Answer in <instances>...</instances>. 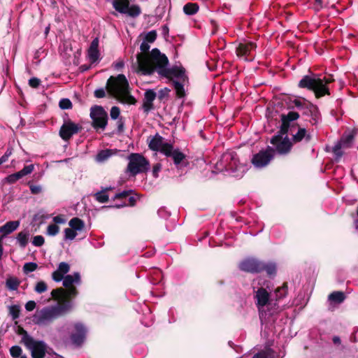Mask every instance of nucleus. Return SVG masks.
Returning <instances> with one entry per match:
<instances>
[{
	"mask_svg": "<svg viewBox=\"0 0 358 358\" xmlns=\"http://www.w3.org/2000/svg\"><path fill=\"white\" fill-rule=\"evenodd\" d=\"M71 304L67 303L64 306H60V303L55 306H45L41 310H36L32 317V320L36 324L47 325L52 322L58 317L65 314L66 311L69 310Z\"/></svg>",
	"mask_w": 358,
	"mask_h": 358,
	"instance_id": "obj_5",
	"label": "nucleus"
},
{
	"mask_svg": "<svg viewBox=\"0 0 358 358\" xmlns=\"http://www.w3.org/2000/svg\"><path fill=\"white\" fill-rule=\"evenodd\" d=\"M2 238H3V236H1L0 238V260L2 257V255L3 253V244H2Z\"/></svg>",
	"mask_w": 358,
	"mask_h": 358,
	"instance_id": "obj_58",
	"label": "nucleus"
},
{
	"mask_svg": "<svg viewBox=\"0 0 358 358\" xmlns=\"http://www.w3.org/2000/svg\"><path fill=\"white\" fill-rule=\"evenodd\" d=\"M45 242V238L42 235H35L32 240V244L36 247H41Z\"/></svg>",
	"mask_w": 358,
	"mask_h": 358,
	"instance_id": "obj_46",
	"label": "nucleus"
},
{
	"mask_svg": "<svg viewBox=\"0 0 358 358\" xmlns=\"http://www.w3.org/2000/svg\"><path fill=\"white\" fill-rule=\"evenodd\" d=\"M354 221H355V228H356L357 231H358V208L357 209V215L354 217Z\"/></svg>",
	"mask_w": 358,
	"mask_h": 358,
	"instance_id": "obj_59",
	"label": "nucleus"
},
{
	"mask_svg": "<svg viewBox=\"0 0 358 358\" xmlns=\"http://www.w3.org/2000/svg\"><path fill=\"white\" fill-rule=\"evenodd\" d=\"M49 30H50V27H46V28H45V34H48V32L49 31Z\"/></svg>",
	"mask_w": 358,
	"mask_h": 358,
	"instance_id": "obj_63",
	"label": "nucleus"
},
{
	"mask_svg": "<svg viewBox=\"0 0 358 358\" xmlns=\"http://www.w3.org/2000/svg\"><path fill=\"white\" fill-rule=\"evenodd\" d=\"M217 171H228L234 177H242L247 170V166L240 162L237 153L227 151L222 154L220 160L215 163Z\"/></svg>",
	"mask_w": 358,
	"mask_h": 358,
	"instance_id": "obj_4",
	"label": "nucleus"
},
{
	"mask_svg": "<svg viewBox=\"0 0 358 358\" xmlns=\"http://www.w3.org/2000/svg\"><path fill=\"white\" fill-rule=\"evenodd\" d=\"M20 224V221L19 220L8 221L5 224L0 227V233H3L4 235L10 234L12 231H15Z\"/></svg>",
	"mask_w": 358,
	"mask_h": 358,
	"instance_id": "obj_25",
	"label": "nucleus"
},
{
	"mask_svg": "<svg viewBox=\"0 0 358 358\" xmlns=\"http://www.w3.org/2000/svg\"><path fill=\"white\" fill-rule=\"evenodd\" d=\"M38 264L36 262H27L23 266V271L26 273H30V271H36L38 268Z\"/></svg>",
	"mask_w": 358,
	"mask_h": 358,
	"instance_id": "obj_40",
	"label": "nucleus"
},
{
	"mask_svg": "<svg viewBox=\"0 0 358 358\" xmlns=\"http://www.w3.org/2000/svg\"><path fill=\"white\" fill-rule=\"evenodd\" d=\"M354 134L352 132L345 133L340 141L333 148V152L336 157H341L343 155V148H349L351 145Z\"/></svg>",
	"mask_w": 358,
	"mask_h": 358,
	"instance_id": "obj_17",
	"label": "nucleus"
},
{
	"mask_svg": "<svg viewBox=\"0 0 358 358\" xmlns=\"http://www.w3.org/2000/svg\"><path fill=\"white\" fill-rule=\"evenodd\" d=\"M90 116L93 120V127L95 128L106 127L108 123V113L101 106H94L90 109Z\"/></svg>",
	"mask_w": 358,
	"mask_h": 358,
	"instance_id": "obj_11",
	"label": "nucleus"
},
{
	"mask_svg": "<svg viewBox=\"0 0 358 358\" xmlns=\"http://www.w3.org/2000/svg\"><path fill=\"white\" fill-rule=\"evenodd\" d=\"M30 234L28 230L21 231L17 236V241L20 244L22 248H24L26 247L29 239Z\"/></svg>",
	"mask_w": 358,
	"mask_h": 358,
	"instance_id": "obj_28",
	"label": "nucleus"
},
{
	"mask_svg": "<svg viewBox=\"0 0 358 358\" xmlns=\"http://www.w3.org/2000/svg\"><path fill=\"white\" fill-rule=\"evenodd\" d=\"M123 128H124V122L120 119V120L118 121V129H119V131H122Z\"/></svg>",
	"mask_w": 358,
	"mask_h": 358,
	"instance_id": "obj_60",
	"label": "nucleus"
},
{
	"mask_svg": "<svg viewBox=\"0 0 358 358\" xmlns=\"http://www.w3.org/2000/svg\"><path fill=\"white\" fill-rule=\"evenodd\" d=\"M59 105L62 109H71L73 107V103L69 99H62Z\"/></svg>",
	"mask_w": 358,
	"mask_h": 358,
	"instance_id": "obj_44",
	"label": "nucleus"
},
{
	"mask_svg": "<svg viewBox=\"0 0 358 358\" xmlns=\"http://www.w3.org/2000/svg\"><path fill=\"white\" fill-rule=\"evenodd\" d=\"M71 269L69 264L67 262H60L57 268L52 273V278L53 280L62 281L63 280V288H57L51 292V296L57 301L60 305L70 304L71 309L72 303L69 301L71 297L76 296L78 292L74 285H80L81 282L80 275L78 272H75L73 274H68Z\"/></svg>",
	"mask_w": 358,
	"mask_h": 358,
	"instance_id": "obj_2",
	"label": "nucleus"
},
{
	"mask_svg": "<svg viewBox=\"0 0 358 358\" xmlns=\"http://www.w3.org/2000/svg\"><path fill=\"white\" fill-rule=\"evenodd\" d=\"M22 343L30 351L32 358H43L45 356L47 346L45 342L36 340L27 332L22 335Z\"/></svg>",
	"mask_w": 358,
	"mask_h": 358,
	"instance_id": "obj_7",
	"label": "nucleus"
},
{
	"mask_svg": "<svg viewBox=\"0 0 358 358\" xmlns=\"http://www.w3.org/2000/svg\"><path fill=\"white\" fill-rule=\"evenodd\" d=\"M150 45L148 44V41H146L145 38L143 41L140 45V49L142 51L141 53H138L136 56V63L134 65V67L136 69V71L138 72L141 74H145L144 71H143L141 69V61L142 59H147L150 60L152 57V52L153 50L150 52V53H148V50H150Z\"/></svg>",
	"mask_w": 358,
	"mask_h": 358,
	"instance_id": "obj_16",
	"label": "nucleus"
},
{
	"mask_svg": "<svg viewBox=\"0 0 358 358\" xmlns=\"http://www.w3.org/2000/svg\"><path fill=\"white\" fill-rule=\"evenodd\" d=\"M48 285L43 280H40L38 282L35 286V291L38 293H43L45 291H47Z\"/></svg>",
	"mask_w": 358,
	"mask_h": 358,
	"instance_id": "obj_43",
	"label": "nucleus"
},
{
	"mask_svg": "<svg viewBox=\"0 0 358 358\" xmlns=\"http://www.w3.org/2000/svg\"><path fill=\"white\" fill-rule=\"evenodd\" d=\"M253 289L255 292L254 298L258 310L263 311L265 307L269 306L271 303L270 292L265 287L257 286L255 282L253 283Z\"/></svg>",
	"mask_w": 358,
	"mask_h": 358,
	"instance_id": "obj_9",
	"label": "nucleus"
},
{
	"mask_svg": "<svg viewBox=\"0 0 358 358\" xmlns=\"http://www.w3.org/2000/svg\"><path fill=\"white\" fill-rule=\"evenodd\" d=\"M262 271H266L268 275H273L276 271V266L275 264H263Z\"/></svg>",
	"mask_w": 358,
	"mask_h": 358,
	"instance_id": "obj_39",
	"label": "nucleus"
},
{
	"mask_svg": "<svg viewBox=\"0 0 358 358\" xmlns=\"http://www.w3.org/2000/svg\"><path fill=\"white\" fill-rule=\"evenodd\" d=\"M107 92L123 103H135L136 99L129 92V85L126 76L120 73L111 76L106 85Z\"/></svg>",
	"mask_w": 358,
	"mask_h": 358,
	"instance_id": "obj_3",
	"label": "nucleus"
},
{
	"mask_svg": "<svg viewBox=\"0 0 358 358\" xmlns=\"http://www.w3.org/2000/svg\"><path fill=\"white\" fill-rule=\"evenodd\" d=\"M134 203H135V199L134 198V196H129V199H128V202H127V201H124L123 203H122L121 204H117L116 205V207H123V206H126V205H134Z\"/></svg>",
	"mask_w": 358,
	"mask_h": 358,
	"instance_id": "obj_55",
	"label": "nucleus"
},
{
	"mask_svg": "<svg viewBox=\"0 0 358 358\" xmlns=\"http://www.w3.org/2000/svg\"><path fill=\"white\" fill-rule=\"evenodd\" d=\"M328 299L331 302L342 303L345 300V296L342 292H334L329 295Z\"/></svg>",
	"mask_w": 358,
	"mask_h": 358,
	"instance_id": "obj_32",
	"label": "nucleus"
},
{
	"mask_svg": "<svg viewBox=\"0 0 358 358\" xmlns=\"http://www.w3.org/2000/svg\"><path fill=\"white\" fill-rule=\"evenodd\" d=\"M334 81L331 76L329 77H320V76H304L299 83L300 87H308L313 90L315 94L316 97H321V96L329 94L328 84Z\"/></svg>",
	"mask_w": 358,
	"mask_h": 358,
	"instance_id": "obj_6",
	"label": "nucleus"
},
{
	"mask_svg": "<svg viewBox=\"0 0 358 358\" xmlns=\"http://www.w3.org/2000/svg\"><path fill=\"white\" fill-rule=\"evenodd\" d=\"M80 127L72 121H66L59 129V135L62 139L69 140L74 134L78 133Z\"/></svg>",
	"mask_w": 358,
	"mask_h": 358,
	"instance_id": "obj_19",
	"label": "nucleus"
},
{
	"mask_svg": "<svg viewBox=\"0 0 358 358\" xmlns=\"http://www.w3.org/2000/svg\"><path fill=\"white\" fill-rule=\"evenodd\" d=\"M129 194V191H122L120 193H117L115 195V199H127Z\"/></svg>",
	"mask_w": 358,
	"mask_h": 358,
	"instance_id": "obj_56",
	"label": "nucleus"
},
{
	"mask_svg": "<svg viewBox=\"0 0 358 358\" xmlns=\"http://www.w3.org/2000/svg\"><path fill=\"white\" fill-rule=\"evenodd\" d=\"M299 113H296V111H289L286 115H283L282 116V129H285L287 127L289 122L294 121V120H297L299 117Z\"/></svg>",
	"mask_w": 358,
	"mask_h": 358,
	"instance_id": "obj_27",
	"label": "nucleus"
},
{
	"mask_svg": "<svg viewBox=\"0 0 358 358\" xmlns=\"http://www.w3.org/2000/svg\"><path fill=\"white\" fill-rule=\"evenodd\" d=\"M76 236L77 232L71 227L64 229V238L66 239H74Z\"/></svg>",
	"mask_w": 358,
	"mask_h": 358,
	"instance_id": "obj_42",
	"label": "nucleus"
},
{
	"mask_svg": "<svg viewBox=\"0 0 358 358\" xmlns=\"http://www.w3.org/2000/svg\"><path fill=\"white\" fill-rule=\"evenodd\" d=\"M239 268L242 271L258 273V271H262L263 262H259L257 259L248 258L240 263Z\"/></svg>",
	"mask_w": 358,
	"mask_h": 358,
	"instance_id": "obj_18",
	"label": "nucleus"
},
{
	"mask_svg": "<svg viewBox=\"0 0 358 358\" xmlns=\"http://www.w3.org/2000/svg\"><path fill=\"white\" fill-rule=\"evenodd\" d=\"M53 221L55 222V224L57 225L59 223H65L66 219H65L62 215H58L57 216L53 217Z\"/></svg>",
	"mask_w": 358,
	"mask_h": 358,
	"instance_id": "obj_53",
	"label": "nucleus"
},
{
	"mask_svg": "<svg viewBox=\"0 0 358 358\" xmlns=\"http://www.w3.org/2000/svg\"><path fill=\"white\" fill-rule=\"evenodd\" d=\"M40 84H41L40 79L36 78V77H34V78H31L29 80V85L31 87H38Z\"/></svg>",
	"mask_w": 358,
	"mask_h": 358,
	"instance_id": "obj_49",
	"label": "nucleus"
},
{
	"mask_svg": "<svg viewBox=\"0 0 358 358\" xmlns=\"http://www.w3.org/2000/svg\"><path fill=\"white\" fill-rule=\"evenodd\" d=\"M9 313L13 319H17L20 315V306H11L9 307Z\"/></svg>",
	"mask_w": 358,
	"mask_h": 358,
	"instance_id": "obj_38",
	"label": "nucleus"
},
{
	"mask_svg": "<svg viewBox=\"0 0 358 358\" xmlns=\"http://www.w3.org/2000/svg\"><path fill=\"white\" fill-rule=\"evenodd\" d=\"M29 189L33 194H38L42 192V187L39 185H30Z\"/></svg>",
	"mask_w": 358,
	"mask_h": 358,
	"instance_id": "obj_48",
	"label": "nucleus"
},
{
	"mask_svg": "<svg viewBox=\"0 0 358 358\" xmlns=\"http://www.w3.org/2000/svg\"><path fill=\"white\" fill-rule=\"evenodd\" d=\"M271 143L275 147L276 151L280 154L287 153L290 151L292 143L289 137L283 135H275L272 137Z\"/></svg>",
	"mask_w": 358,
	"mask_h": 358,
	"instance_id": "obj_15",
	"label": "nucleus"
},
{
	"mask_svg": "<svg viewBox=\"0 0 358 358\" xmlns=\"http://www.w3.org/2000/svg\"><path fill=\"white\" fill-rule=\"evenodd\" d=\"M168 64V57L155 48L152 49L150 61L141 60V68L145 73H153L157 71L159 76L173 80L176 95L178 97H184L185 94L184 83L187 79L185 69L182 66H173L169 69Z\"/></svg>",
	"mask_w": 358,
	"mask_h": 358,
	"instance_id": "obj_1",
	"label": "nucleus"
},
{
	"mask_svg": "<svg viewBox=\"0 0 358 358\" xmlns=\"http://www.w3.org/2000/svg\"><path fill=\"white\" fill-rule=\"evenodd\" d=\"M36 303L35 301H33V300H30L29 301L27 302L25 304V308L28 311L33 310V309L36 308Z\"/></svg>",
	"mask_w": 358,
	"mask_h": 358,
	"instance_id": "obj_54",
	"label": "nucleus"
},
{
	"mask_svg": "<svg viewBox=\"0 0 358 358\" xmlns=\"http://www.w3.org/2000/svg\"><path fill=\"white\" fill-rule=\"evenodd\" d=\"M310 134L308 133L306 129H303V127H300L296 134L293 135V141L299 142L301 141V140L304 139L305 141H309L310 140Z\"/></svg>",
	"mask_w": 358,
	"mask_h": 358,
	"instance_id": "obj_26",
	"label": "nucleus"
},
{
	"mask_svg": "<svg viewBox=\"0 0 358 358\" xmlns=\"http://www.w3.org/2000/svg\"><path fill=\"white\" fill-rule=\"evenodd\" d=\"M124 66V63L123 61H120V62H117L115 64V68L116 69H121V68H122V66Z\"/></svg>",
	"mask_w": 358,
	"mask_h": 358,
	"instance_id": "obj_57",
	"label": "nucleus"
},
{
	"mask_svg": "<svg viewBox=\"0 0 358 358\" xmlns=\"http://www.w3.org/2000/svg\"><path fill=\"white\" fill-rule=\"evenodd\" d=\"M60 231V228L57 224H49L46 228V234L50 235V236H55L58 234V233Z\"/></svg>",
	"mask_w": 358,
	"mask_h": 358,
	"instance_id": "obj_36",
	"label": "nucleus"
},
{
	"mask_svg": "<svg viewBox=\"0 0 358 358\" xmlns=\"http://www.w3.org/2000/svg\"><path fill=\"white\" fill-rule=\"evenodd\" d=\"M162 165L160 164V163H157L156 164H155L152 167V175L154 176V177H158V173L160 171V170L162 169Z\"/></svg>",
	"mask_w": 358,
	"mask_h": 358,
	"instance_id": "obj_50",
	"label": "nucleus"
},
{
	"mask_svg": "<svg viewBox=\"0 0 358 358\" xmlns=\"http://www.w3.org/2000/svg\"><path fill=\"white\" fill-rule=\"evenodd\" d=\"M113 7L122 14H127L131 17H136L141 13V7L138 5H130L129 0H114Z\"/></svg>",
	"mask_w": 358,
	"mask_h": 358,
	"instance_id": "obj_10",
	"label": "nucleus"
},
{
	"mask_svg": "<svg viewBox=\"0 0 358 358\" xmlns=\"http://www.w3.org/2000/svg\"><path fill=\"white\" fill-rule=\"evenodd\" d=\"M169 153L168 156H171L173 158V162L176 166L180 165L183 159L185 158V155L181 152L179 149H174V147L171 143H169Z\"/></svg>",
	"mask_w": 358,
	"mask_h": 358,
	"instance_id": "obj_24",
	"label": "nucleus"
},
{
	"mask_svg": "<svg viewBox=\"0 0 358 358\" xmlns=\"http://www.w3.org/2000/svg\"><path fill=\"white\" fill-rule=\"evenodd\" d=\"M127 171L131 176L144 173L150 168V162L141 153H131L128 156Z\"/></svg>",
	"mask_w": 358,
	"mask_h": 358,
	"instance_id": "obj_8",
	"label": "nucleus"
},
{
	"mask_svg": "<svg viewBox=\"0 0 358 358\" xmlns=\"http://www.w3.org/2000/svg\"><path fill=\"white\" fill-rule=\"evenodd\" d=\"M99 43V38H94L89 47L87 57L90 62H98L100 58Z\"/></svg>",
	"mask_w": 358,
	"mask_h": 358,
	"instance_id": "obj_21",
	"label": "nucleus"
},
{
	"mask_svg": "<svg viewBox=\"0 0 358 358\" xmlns=\"http://www.w3.org/2000/svg\"><path fill=\"white\" fill-rule=\"evenodd\" d=\"M110 115L113 120L118 118L120 115V109L117 106H113L110 111Z\"/></svg>",
	"mask_w": 358,
	"mask_h": 358,
	"instance_id": "obj_47",
	"label": "nucleus"
},
{
	"mask_svg": "<svg viewBox=\"0 0 358 358\" xmlns=\"http://www.w3.org/2000/svg\"><path fill=\"white\" fill-rule=\"evenodd\" d=\"M11 154H12V151L9 150V149H8V150L6 151L4 155H2L1 157L0 158V165H1V164H3V163H5V162H6L7 159H8V158H9L10 155H11Z\"/></svg>",
	"mask_w": 358,
	"mask_h": 358,
	"instance_id": "obj_52",
	"label": "nucleus"
},
{
	"mask_svg": "<svg viewBox=\"0 0 358 358\" xmlns=\"http://www.w3.org/2000/svg\"><path fill=\"white\" fill-rule=\"evenodd\" d=\"M273 149L267 148L253 155L252 162L255 167L261 168L268 165L273 157Z\"/></svg>",
	"mask_w": 358,
	"mask_h": 358,
	"instance_id": "obj_14",
	"label": "nucleus"
},
{
	"mask_svg": "<svg viewBox=\"0 0 358 358\" xmlns=\"http://www.w3.org/2000/svg\"><path fill=\"white\" fill-rule=\"evenodd\" d=\"M287 293V287L285 286V285H283L281 287H278L275 292L276 299H281V297L285 296V295H286Z\"/></svg>",
	"mask_w": 358,
	"mask_h": 358,
	"instance_id": "obj_41",
	"label": "nucleus"
},
{
	"mask_svg": "<svg viewBox=\"0 0 358 358\" xmlns=\"http://www.w3.org/2000/svg\"><path fill=\"white\" fill-rule=\"evenodd\" d=\"M10 353L13 358H20L22 354V348L19 345L11 346L10 348Z\"/></svg>",
	"mask_w": 358,
	"mask_h": 358,
	"instance_id": "obj_37",
	"label": "nucleus"
},
{
	"mask_svg": "<svg viewBox=\"0 0 358 358\" xmlns=\"http://www.w3.org/2000/svg\"><path fill=\"white\" fill-rule=\"evenodd\" d=\"M199 6L196 3H187L183 7V10L185 14L193 15L198 12Z\"/></svg>",
	"mask_w": 358,
	"mask_h": 358,
	"instance_id": "obj_33",
	"label": "nucleus"
},
{
	"mask_svg": "<svg viewBox=\"0 0 358 358\" xmlns=\"http://www.w3.org/2000/svg\"><path fill=\"white\" fill-rule=\"evenodd\" d=\"M113 153L114 151L111 150V149H105L104 150H101L97 153L96 156V160L97 162L106 161V159H109V157H110Z\"/></svg>",
	"mask_w": 358,
	"mask_h": 358,
	"instance_id": "obj_31",
	"label": "nucleus"
},
{
	"mask_svg": "<svg viewBox=\"0 0 358 358\" xmlns=\"http://www.w3.org/2000/svg\"><path fill=\"white\" fill-rule=\"evenodd\" d=\"M157 37V33L156 31H150L148 33L145 34V38L147 41L148 43H152L156 40Z\"/></svg>",
	"mask_w": 358,
	"mask_h": 358,
	"instance_id": "obj_45",
	"label": "nucleus"
},
{
	"mask_svg": "<svg viewBox=\"0 0 358 358\" xmlns=\"http://www.w3.org/2000/svg\"><path fill=\"white\" fill-rule=\"evenodd\" d=\"M148 147L153 151H159L164 155L168 156L169 153L170 143L166 141L161 135L157 134L148 138Z\"/></svg>",
	"mask_w": 358,
	"mask_h": 358,
	"instance_id": "obj_12",
	"label": "nucleus"
},
{
	"mask_svg": "<svg viewBox=\"0 0 358 358\" xmlns=\"http://www.w3.org/2000/svg\"><path fill=\"white\" fill-rule=\"evenodd\" d=\"M69 224L74 229L75 231H82L85 227L84 221L82 220V219L78 218V217L71 219Z\"/></svg>",
	"mask_w": 358,
	"mask_h": 358,
	"instance_id": "obj_29",
	"label": "nucleus"
},
{
	"mask_svg": "<svg viewBox=\"0 0 358 358\" xmlns=\"http://www.w3.org/2000/svg\"><path fill=\"white\" fill-rule=\"evenodd\" d=\"M33 170H34V164L26 165L18 172L9 175L6 179L10 183L16 182L17 180L21 179V178L24 177V176L31 173Z\"/></svg>",
	"mask_w": 358,
	"mask_h": 358,
	"instance_id": "obj_22",
	"label": "nucleus"
},
{
	"mask_svg": "<svg viewBox=\"0 0 358 358\" xmlns=\"http://www.w3.org/2000/svg\"><path fill=\"white\" fill-rule=\"evenodd\" d=\"M315 1L316 7L317 8H322V0H315Z\"/></svg>",
	"mask_w": 358,
	"mask_h": 358,
	"instance_id": "obj_61",
	"label": "nucleus"
},
{
	"mask_svg": "<svg viewBox=\"0 0 358 358\" xmlns=\"http://www.w3.org/2000/svg\"><path fill=\"white\" fill-rule=\"evenodd\" d=\"M157 96L156 92L153 90H147L145 92V97L142 104V108L145 113H148L150 110L153 109V101Z\"/></svg>",
	"mask_w": 358,
	"mask_h": 358,
	"instance_id": "obj_23",
	"label": "nucleus"
},
{
	"mask_svg": "<svg viewBox=\"0 0 358 358\" xmlns=\"http://www.w3.org/2000/svg\"><path fill=\"white\" fill-rule=\"evenodd\" d=\"M94 96H95V97H98V98L104 97V96H106V90L103 89V87H101L100 89L95 90Z\"/></svg>",
	"mask_w": 358,
	"mask_h": 358,
	"instance_id": "obj_51",
	"label": "nucleus"
},
{
	"mask_svg": "<svg viewBox=\"0 0 358 358\" xmlns=\"http://www.w3.org/2000/svg\"><path fill=\"white\" fill-rule=\"evenodd\" d=\"M94 197L96 201H99V203H106V201L109 199V196L108 195V193H106V190H102L95 193Z\"/></svg>",
	"mask_w": 358,
	"mask_h": 358,
	"instance_id": "obj_35",
	"label": "nucleus"
},
{
	"mask_svg": "<svg viewBox=\"0 0 358 358\" xmlns=\"http://www.w3.org/2000/svg\"><path fill=\"white\" fill-rule=\"evenodd\" d=\"M74 328L75 331L71 334V341L73 344L79 346L84 342L87 330L84 324H80V322L75 324Z\"/></svg>",
	"mask_w": 358,
	"mask_h": 358,
	"instance_id": "obj_20",
	"label": "nucleus"
},
{
	"mask_svg": "<svg viewBox=\"0 0 358 358\" xmlns=\"http://www.w3.org/2000/svg\"><path fill=\"white\" fill-rule=\"evenodd\" d=\"M333 342H334L335 344H338V343H341V339L339 336H334L333 338Z\"/></svg>",
	"mask_w": 358,
	"mask_h": 358,
	"instance_id": "obj_62",
	"label": "nucleus"
},
{
	"mask_svg": "<svg viewBox=\"0 0 358 358\" xmlns=\"http://www.w3.org/2000/svg\"><path fill=\"white\" fill-rule=\"evenodd\" d=\"M20 358H27L26 355H22V354H21V355L20 356Z\"/></svg>",
	"mask_w": 358,
	"mask_h": 358,
	"instance_id": "obj_64",
	"label": "nucleus"
},
{
	"mask_svg": "<svg viewBox=\"0 0 358 358\" xmlns=\"http://www.w3.org/2000/svg\"><path fill=\"white\" fill-rule=\"evenodd\" d=\"M257 45L252 41H244L239 43L236 48V53L239 57L245 60H252L255 58L254 52L256 50Z\"/></svg>",
	"mask_w": 358,
	"mask_h": 358,
	"instance_id": "obj_13",
	"label": "nucleus"
},
{
	"mask_svg": "<svg viewBox=\"0 0 358 358\" xmlns=\"http://www.w3.org/2000/svg\"><path fill=\"white\" fill-rule=\"evenodd\" d=\"M252 358H273V352L271 348H266L264 351L258 352Z\"/></svg>",
	"mask_w": 358,
	"mask_h": 358,
	"instance_id": "obj_34",
	"label": "nucleus"
},
{
	"mask_svg": "<svg viewBox=\"0 0 358 358\" xmlns=\"http://www.w3.org/2000/svg\"><path fill=\"white\" fill-rule=\"evenodd\" d=\"M20 280L15 276H10L8 278L6 281V286L9 290H17Z\"/></svg>",
	"mask_w": 358,
	"mask_h": 358,
	"instance_id": "obj_30",
	"label": "nucleus"
}]
</instances>
